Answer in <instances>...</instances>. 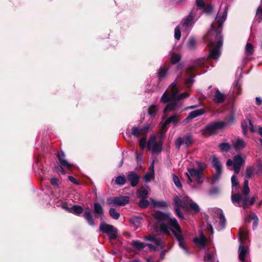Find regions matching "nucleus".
Masks as SVG:
<instances>
[{
  "label": "nucleus",
  "instance_id": "1",
  "mask_svg": "<svg viewBox=\"0 0 262 262\" xmlns=\"http://www.w3.org/2000/svg\"><path fill=\"white\" fill-rule=\"evenodd\" d=\"M228 7L224 9H220L215 17L214 22L211 26V30L206 37L210 42L211 49L209 53V57L217 59L221 55L220 49L223 45V36L221 34L222 26L227 16Z\"/></svg>",
  "mask_w": 262,
  "mask_h": 262
},
{
  "label": "nucleus",
  "instance_id": "2",
  "mask_svg": "<svg viewBox=\"0 0 262 262\" xmlns=\"http://www.w3.org/2000/svg\"><path fill=\"white\" fill-rule=\"evenodd\" d=\"M153 216L157 221V226L159 227L160 231L168 235H170L172 233L178 241L179 246L184 250L186 254H190L185 246L184 236L177 220L171 216L170 214L160 211L154 213Z\"/></svg>",
  "mask_w": 262,
  "mask_h": 262
},
{
  "label": "nucleus",
  "instance_id": "3",
  "mask_svg": "<svg viewBox=\"0 0 262 262\" xmlns=\"http://www.w3.org/2000/svg\"><path fill=\"white\" fill-rule=\"evenodd\" d=\"M181 78V76H178L175 81L169 85L168 89L164 92L161 97V101L162 102L164 103H167L164 110V113L176 110L181 106L179 102L180 100L189 97V94L187 92L180 95L178 94L181 90L178 88L177 83L178 81Z\"/></svg>",
  "mask_w": 262,
  "mask_h": 262
},
{
  "label": "nucleus",
  "instance_id": "4",
  "mask_svg": "<svg viewBox=\"0 0 262 262\" xmlns=\"http://www.w3.org/2000/svg\"><path fill=\"white\" fill-rule=\"evenodd\" d=\"M249 182L247 180H245L244 182V187L242 191V194L236 193L232 194L231 201L233 204L237 207L242 206L246 208L248 205H251L254 203L256 196L251 198L250 200L249 194L250 189L249 188Z\"/></svg>",
  "mask_w": 262,
  "mask_h": 262
},
{
  "label": "nucleus",
  "instance_id": "5",
  "mask_svg": "<svg viewBox=\"0 0 262 262\" xmlns=\"http://www.w3.org/2000/svg\"><path fill=\"white\" fill-rule=\"evenodd\" d=\"M174 209L177 215L180 219H183V215L181 212V209L187 210L188 207L195 212L200 210L198 204L193 202L188 196H176L174 198Z\"/></svg>",
  "mask_w": 262,
  "mask_h": 262
},
{
  "label": "nucleus",
  "instance_id": "6",
  "mask_svg": "<svg viewBox=\"0 0 262 262\" xmlns=\"http://www.w3.org/2000/svg\"><path fill=\"white\" fill-rule=\"evenodd\" d=\"M146 241H151L152 244H144L143 243L138 241H133V245L138 249L144 248L145 246H148L149 248L153 251L158 249H162L165 246V243L160 237L154 235H148L144 237Z\"/></svg>",
  "mask_w": 262,
  "mask_h": 262
},
{
  "label": "nucleus",
  "instance_id": "7",
  "mask_svg": "<svg viewBox=\"0 0 262 262\" xmlns=\"http://www.w3.org/2000/svg\"><path fill=\"white\" fill-rule=\"evenodd\" d=\"M248 239V232L246 229H240L239 231V240L241 244L238 248V258L242 262H248L247 257L249 254V249L245 245Z\"/></svg>",
  "mask_w": 262,
  "mask_h": 262
},
{
  "label": "nucleus",
  "instance_id": "8",
  "mask_svg": "<svg viewBox=\"0 0 262 262\" xmlns=\"http://www.w3.org/2000/svg\"><path fill=\"white\" fill-rule=\"evenodd\" d=\"M186 176L189 185H190L192 182H195L198 185H201L204 182L205 178L204 173L199 171L195 168H188Z\"/></svg>",
  "mask_w": 262,
  "mask_h": 262
},
{
  "label": "nucleus",
  "instance_id": "9",
  "mask_svg": "<svg viewBox=\"0 0 262 262\" xmlns=\"http://www.w3.org/2000/svg\"><path fill=\"white\" fill-rule=\"evenodd\" d=\"M199 17L198 9L193 8L189 14L183 19L182 29H184L186 31L189 30Z\"/></svg>",
  "mask_w": 262,
  "mask_h": 262
},
{
  "label": "nucleus",
  "instance_id": "10",
  "mask_svg": "<svg viewBox=\"0 0 262 262\" xmlns=\"http://www.w3.org/2000/svg\"><path fill=\"white\" fill-rule=\"evenodd\" d=\"M245 159L241 155H237L233 157V159H229L226 163L228 167L232 166L233 169L235 174L239 173L240 169L243 165L245 163Z\"/></svg>",
  "mask_w": 262,
  "mask_h": 262
},
{
  "label": "nucleus",
  "instance_id": "11",
  "mask_svg": "<svg viewBox=\"0 0 262 262\" xmlns=\"http://www.w3.org/2000/svg\"><path fill=\"white\" fill-rule=\"evenodd\" d=\"M227 122L223 121L212 123L205 127L202 130V134L206 136H210L215 133L218 129L224 128Z\"/></svg>",
  "mask_w": 262,
  "mask_h": 262
},
{
  "label": "nucleus",
  "instance_id": "12",
  "mask_svg": "<svg viewBox=\"0 0 262 262\" xmlns=\"http://www.w3.org/2000/svg\"><path fill=\"white\" fill-rule=\"evenodd\" d=\"M57 157L58 159L60 165H58L55 167L56 170L61 173V174H64L66 173L64 168L68 170H70L71 168L74 167L73 164L70 163L66 160H65V155L63 152L61 154H58Z\"/></svg>",
  "mask_w": 262,
  "mask_h": 262
},
{
  "label": "nucleus",
  "instance_id": "13",
  "mask_svg": "<svg viewBox=\"0 0 262 262\" xmlns=\"http://www.w3.org/2000/svg\"><path fill=\"white\" fill-rule=\"evenodd\" d=\"M162 142L156 141V137L155 135H152L149 138L147 143V148L148 150L151 151L152 153L160 152L162 148Z\"/></svg>",
  "mask_w": 262,
  "mask_h": 262
},
{
  "label": "nucleus",
  "instance_id": "14",
  "mask_svg": "<svg viewBox=\"0 0 262 262\" xmlns=\"http://www.w3.org/2000/svg\"><path fill=\"white\" fill-rule=\"evenodd\" d=\"M99 231L106 233L110 239H115L117 238L118 231L116 228L111 225L105 223H101Z\"/></svg>",
  "mask_w": 262,
  "mask_h": 262
},
{
  "label": "nucleus",
  "instance_id": "15",
  "mask_svg": "<svg viewBox=\"0 0 262 262\" xmlns=\"http://www.w3.org/2000/svg\"><path fill=\"white\" fill-rule=\"evenodd\" d=\"M130 198L127 196H120L116 197H111L107 199V204L109 206L115 205L123 206L129 202Z\"/></svg>",
  "mask_w": 262,
  "mask_h": 262
},
{
  "label": "nucleus",
  "instance_id": "16",
  "mask_svg": "<svg viewBox=\"0 0 262 262\" xmlns=\"http://www.w3.org/2000/svg\"><path fill=\"white\" fill-rule=\"evenodd\" d=\"M209 97L215 103L218 104L223 102L226 98V95L216 88L211 89Z\"/></svg>",
  "mask_w": 262,
  "mask_h": 262
},
{
  "label": "nucleus",
  "instance_id": "17",
  "mask_svg": "<svg viewBox=\"0 0 262 262\" xmlns=\"http://www.w3.org/2000/svg\"><path fill=\"white\" fill-rule=\"evenodd\" d=\"M127 179L130 182L132 187H135L139 181V177L134 172H130L127 175Z\"/></svg>",
  "mask_w": 262,
  "mask_h": 262
},
{
  "label": "nucleus",
  "instance_id": "18",
  "mask_svg": "<svg viewBox=\"0 0 262 262\" xmlns=\"http://www.w3.org/2000/svg\"><path fill=\"white\" fill-rule=\"evenodd\" d=\"M193 242L201 247L204 248L206 243V239L202 231L200 232V237H195L193 240Z\"/></svg>",
  "mask_w": 262,
  "mask_h": 262
},
{
  "label": "nucleus",
  "instance_id": "19",
  "mask_svg": "<svg viewBox=\"0 0 262 262\" xmlns=\"http://www.w3.org/2000/svg\"><path fill=\"white\" fill-rule=\"evenodd\" d=\"M205 113V111L203 109H199L191 112L184 122L186 120H191L199 116H201Z\"/></svg>",
  "mask_w": 262,
  "mask_h": 262
},
{
  "label": "nucleus",
  "instance_id": "20",
  "mask_svg": "<svg viewBox=\"0 0 262 262\" xmlns=\"http://www.w3.org/2000/svg\"><path fill=\"white\" fill-rule=\"evenodd\" d=\"M246 146V143L242 139L238 138L233 144L234 149L236 151L244 149Z\"/></svg>",
  "mask_w": 262,
  "mask_h": 262
},
{
  "label": "nucleus",
  "instance_id": "21",
  "mask_svg": "<svg viewBox=\"0 0 262 262\" xmlns=\"http://www.w3.org/2000/svg\"><path fill=\"white\" fill-rule=\"evenodd\" d=\"M179 115H174L165 120V121L162 125V129H164L168 124L170 123H177L179 122Z\"/></svg>",
  "mask_w": 262,
  "mask_h": 262
},
{
  "label": "nucleus",
  "instance_id": "22",
  "mask_svg": "<svg viewBox=\"0 0 262 262\" xmlns=\"http://www.w3.org/2000/svg\"><path fill=\"white\" fill-rule=\"evenodd\" d=\"M242 127L244 135H246V130L247 129H249L251 132H255L256 131L249 119L247 120L242 124Z\"/></svg>",
  "mask_w": 262,
  "mask_h": 262
},
{
  "label": "nucleus",
  "instance_id": "23",
  "mask_svg": "<svg viewBox=\"0 0 262 262\" xmlns=\"http://www.w3.org/2000/svg\"><path fill=\"white\" fill-rule=\"evenodd\" d=\"M149 188L148 187L142 186L138 189L137 195L140 199H145L148 192Z\"/></svg>",
  "mask_w": 262,
  "mask_h": 262
},
{
  "label": "nucleus",
  "instance_id": "24",
  "mask_svg": "<svg viewBox=\"0 0 262 262\" xmlns=\"http://www.w3.org/2000/svg\"><path fill=\"white\" fill-rule=\"evenodd\" d=\"M94 210L95 213V217H100L104 213V210L101 205L98 203L94 204Z\"/></svg>",
  "mask_w": 262,
  "mask_h": 262
},
{
  "label": "nucleus",
  "instance_id": "25",
  "mask_svg": "<svg viewBox=\"0 0 262 262\" xmlns=\"http://www.w3.org/2000/svg\"><path fill=\"white\" fill-rule=\"evenodd\" d=\"M84 217L88 223L89 225L91 226H94L95 225V223L94 222V220L93 218V215L89 210H86L84 211L83 214Z\"/></svg>",
  "mask_w": 262,
  "mask_h": 262
},
{
  "label": "nucleus",
  "instance_id": "26",
  "mask_svg": "<svg viewBox=\"0 0 262 262\" xmlns=\"http://www.w3.org/2000/svg\"><path fill=\"white\" fill-rule=\"evenodd\" d=\"M216 213L219 215L218 217L219 219V224L221 226V227L223 228L225 226L226 219L223 213V211L220 209H217Z\"/></svg>",
  "mask_w": 262,
  "mask_h": 262
},
{
  "label": "nucleus",
  "instance_id": "27",
  "mask_svg": "<svg viewBox=\"0 0 262 262\" xmlns=\"http://www.w3.org/2000/svg\"><path fill=\"white\" fill-rule=\"evenodd\" d=\"M252 221H253V229H255L257 227L258 223V219L257 215L254 213H252V214H251L249 216V217L246 219L245 220V222L246 223H250Z\"/></svg>",
  "mask_w": 262,
  "mask_h": 262
},
{
  "label": "nucleus",
  "instance_id": "28",
  "mask_svg": "<svg viewBox=\"0 0 262 262\" xmlns=\"http://www.w3.org/2000/svg\"><path fill=\"white\" fill-rule=\"evenodd\" d=\"M211 159L212 165L215 170L222 169V165L219 159L215 155H212Z\"/></svg>",
  "mask_w": 262,
  "mask_h": 262
},
{
  "label": "nucleus",
  "instance_id": "29",
  "mask_svg": "<svg viewBox=\"0 0 262 262\" xmlns=\"http://www.w3.org/2000/svg\"><path fill=\"white\" fill-rule=\"evenodd\" d=\"M83 212V209L82 207L78 205H74L70 209V212L76 215H80Z\"/></svg>",
  "mask_w": 262,
  "mask_h": 262
},
{
  "label": "nucleus",
  "instance_id": "30",
  "mask_svg": "<svg viewBox=\"0 0 262 262\" xmlns=\"http://www.w3.org/2000/svg\"><path fill=\"white\" fill-rule=\"evenodd\" d=\"M168 71V69L163 66L161 67L158 72V76L159 79H162V78H164L167 74Z\"/></svg>",
  "mask_w": 262,
  "mask_h": 262
},
{
  "label": "nucleus",
  "instance_id": "31",
  "mask_svg": "<svg viewBox=\"0 0 262 262\" xmlns=\"http://www.w3.org/2000/svg\"><path fill=\"white\" fill-rule=\"evenodd\" d=\"M254 174V168L253 166H248L246 168V172L245 174V178L249 179Z\"/></svg>",
  "mask_w": 262,
  "mask_h": 262
},
{
  "label": "nucleus",
  "instance_id": "32",
  "mask_svg": "<svg viewBox=\"0 0 262 262\" xmlns=\"http://www.w3.org/2000/svg\"><path fill=\"white\" fill-rule=\"evenodd\" d=\"M183 142L186 147L189 146L193 142L192 136L190 134L185 135L183 139Z\"/></svg>",
  "mask_w": 262,
  "mask_h": 262
},
{
  "label": "nucleus",
  "instance_id": "33",
  "mask_svg": "<svg viewBox=\"0 0 262 262\" xmlns=\"http://www.w3.org/2000/svg\"><path fill=\"white\" fill-rule=\"evenodd\" d=\"M131 135L138 137L143 135V134L141 128L137 127H133L132 129Z\"/></svg>",
  "mask_w": 262,
  "mask_h": 262
},
{
  "label": "nucleus",
  "instance_id": "34",
  "mask_svg": "<svg viewBox=\"0 0 262 262\" xmlns=\"http://www.w3.org/2000/svg\"><path fill=\"white\" fill-rule=\"evenodd\" d=\"M205 262H219L215 259L214 255L212 253H207L204 257Z\"/></svg>",
  "mask_w": 262,
  "mask_h": 262
},
{
  "label": "nucleus",
  "instance_id": "35",
  "mask_svg": "<svg viewBox=\"0 0 262 262\" xmlns=\"http://www.w3.org/2000/svg\"><path fill=\"white\" fill-rule=\"evenodd\" d=\"M115 182L116 184L122 186L126 183V179L124 176H120L116 177Z\"/></svg>",
  "mask_w": 262,
  "mask_h": 262
},
{
  "label": "nucleus",
  "instance_id": "36",
  "mask_svg": "<svg viewBox=\"0 0 262 262\" xmlns=\"http://www.w3.org/2000/svg\"><path fill=\"white\" fill-rule=\"evenodd\" d=\"M150 200L153 205L154 207H164L167 206V203L165 202L161 201V202H157L154 200L152 199H150Z\"/></svg>",
  "mask_w": 262,
  "mask_h": 262
},
{
  "label": "nucleus",
  "instance_id": "37",
  "mask_svg": "<svg viewBox=\"0 0 262 262\" xmlns=\"http://www.w3.org/2000/svg\"><path fill=\"white\" fill-rule=\"evenodd\" d=\"M158 111V106L156 105H151L148 110V114L152 117L156 115Z\"/></svg>",
  "mask_w": 262,
  "mask_h": 262
},
{
  "label": "nucleus",
  "instance_id": "38",
  "mask_svg": "<svg viewBox=\"0 0 262 262\" xmlns=\"http://www.w3.org/2000/svg\"><path fill=\"white\" fill-rule=\"evenodd\" d=\"M109 214L110 216L115 220H117L120 217V213L116 211V210L113 208H110L109 210Z\"/></svg>",
  "mask_w": 262,
  "mask_h": 262
},
{
  "label": "nucleus",
  "instance_id": "39",
  "mask_svg": "<svg viewBox=\"0 0 262 262\" xmlns=\"http://www.w3.org/2000/svg\"><path fill=\"white\" fill-rule=\"evenodd\" d=\"M219 148L222 151H228L231 148V145L228 143H222L219 145Z\"/></svg>",
  "mask_w": 262,
  "mask_h": 262
},
{
  "label": "nucleus",
  "instance_id": "40",
  "mask_svg": "<svg viewBox=\"0 0 262 262\" xmlns=\"http://www.w3.org/2000/svg\"><path fill=\"white\" fill-rule=\"evenodd\" d=\"M194 82V76H190L185 81V85L187 88H191Z\"/></svg>",
  "mask_w": 262,
  "mask_h": 262
},
{
  "label": "nucleus",
  "instance_id": "41",
  "mask_svg": "<svg viewBox=\"0 0 262 262\" xmlns=\"http://www.w3.org/2000/svg\"><path fill=\"white\" fill-rule=\"evenodd\" d=\"M195 40L194 38L190 37L187 43V47L189 50H193L195 47Z\"/></svg>",
  "mask_w": 262,
  "mask_h": 262
},
{
  "label": "nucleus",
  "instance_id": "42",
  "mask_svg": "<svg viewBox=\"0 0 262 262\" xmlns=\"http://www.w3.org/2000/svg\"><path fill=\"white\" fill-rule=\"evenodd\" d=\"M181 59V56L179 54L172 53L170 61L172 63L174 64L179 62Z\"/></svg>",
  "mask_w": 262,
  "mask_h": 262
},
{
  "label": "nucleus",
  "instance_id": "43",
  "mask_svg": "<svg viewBox=\"0 0 262 262\" xmlns=\"http://www.w3.org/2000/svg\"><path fill=\"white\" fill-rule=\"evenodd\" d=\"M196 163L197 164V168L196 170H199L200 172H203L204 170L206 167V164L204 162L196 161Z\"/></svg>",
  "mask_w": 262,
  "mask_h": 262
},
{
  "label": "nucleus",
  "instance_id": "44",
  "mask_svg": "<svg viewBox=\"0 0 262 262\" xmlns=\"http://www.w3.org/2000/svg\"><path fill=\"white\" fill-rule=\"evenodd\" d=\"M253 47L251 43H247L245 48V52L247 54L252 55L253 53Z\"/></svg>",
  "mask_w": 262,
  "mask_h": 262
},
{
  "label": "nucleus",
  "instance_id": "45",
  "mask_svg": "<svg viewBox=\"0 0 262 262\" xmlns=\"http://www.w3.org/2000/svg\"><path fill=\"white\" fill-rule=\"evenodd\" d=\"M173 181L175 185L178 188H181L182 187V185L179 177L174 174H173Z\"/></svg>",
  "mask_w": 262,
  "mask_h": 262
},
{
  "label": "nucleus",
  "instance_id": "46",
  "mask_svg": "<svg viewBox=\"0 0 262 262\" xmlns=\"http://www.w3.org/2000/svg\"><path fill=\"white\" fill-rule=\"evenodd\" d=\"M141 200L139 202V205L140 207L143 208H146L149 205V202L147 200L144 199H140Z\"/></svg>",
  "mask_w": 262,
  "mask_h": 262
},
{
  "label": "nucleus",
  "instance_id": "47",
  "mask_svg": "<svg viewBox=\"0 0 262 262\" xmlns=\"http://www.w3.org/2000/svg\"><path fill=\"white\" fill-rule=\"evenodd\" d=\"M204 63V59H199L196 61L194 67H190L189 68L190 70H192L196 67H201Z\"/></svg>",
  "mask_w": 262,
  "mask_h": 262
},
{
  "label": "nucleus",
  "instance_id": "48",
  "mask_svg": "<svg viewBox=\"0 0 262 262\" xmlns=\"http://www.w3.org/2000/svg\"><path fill=\"white\" fill-rule=\"evenodd\" d=\"M181 34L179 26H177L174 29V38L179 40L181 38Z\"/></svg>",
  "mask_w": 262,
  "mask_h": 262
},
{
  "label": "nucleus",
  "instance_id": "49",
  "mask_svg": "<svg viewBox=\"0 0 262 262\" xmlns=\"http://www.w3.org/2000/svg\"><path fill=\"white\" fill-rule=\"evenodd\" d=\"M231 183L232 187L237 186L238 185L237 178L236 175H233L231 177Z\"/></svg>",
  "mask_w": 262,
  "mask_h": 262
},
{
  "label": "nucleus",
  "instance_id": "50",
  "mask_svg": "<svg viewBox=\"0 0 262 262\" xmlns=\"http://www.w3.org/2000/svg\"><path fill=\"white\" fill-rule=\"evenodd\" d=\"M140 221H141L139 217H134L132 220V222L133 224H134L135 225V227L137 228L140 226Z\"/></svg>",
  "mask_w": 262,
  "mask_h": 262
},
{
  "label": "nucleus",
  "instance_id": "51",
  "mask_svg": "<svg viewBox=\"0 0 262 262\" xmlns=\"http://www.w3.org/2000/svg\"><path fill=\"white\" fill-rule=\"evenodd\" d=\"M139 145L141 149H143L145 148L146 144V139L145 138H141L139 140Z\"/></svg>",
  "mask_w": 262,
  "mask_h": 262
},
{
  "label": "nucleus",
  "instance_id": "52",
  "mask_svg": "<svg viewBox=\"0 0 262 262\" xmlns=\"http://www.w3.org/2000/svg\"><path fill=\"white\" fill-rule=\"evenodd\" d=\"M196 4L200 9L204 8L205 3L204 0H196Z\"/></svg>",
  "mask_w": 262,
  "mask_h": 262
},
{
  "label": "nucleus",
  "instance_id": "53",
  "mask_svg": "<svg viewBox=\"0 0 262 262\" xmlns=\"http://www.w3.org/2000/svg\"><path fill=\"white\" fill-rule=\"evenodd\" d=\"M175 144L177 148L178 149H180L181 146L183 144H184L183 139L181 137L177 138V140H176Z\"/></svg>",
  "mask_w": 262,
  "mask_h": 262
},
{
  "label": "nucleus",
  "instance_id": "54",
  "mask_svg": "<svg viewBox=\"0 0 262 262\" xmlns=\"http://www.w3.org/2000/svg\"><path fill=\"white\" fill-rule=\"evenodd\" d=\"M256 17L257 18L261 20L262 19V7L260 6L258 7L256 11Z\"/></svg>",
  "mask_w": 262,
  "mask_h": 262
},
{
  "label": "nucleus",
  "instance_id": "55",
  "mask_svg": "<svg viewBox=\"0 0 262 262\" xmlns=\"http://www.w3.org/2000/svg\"><path fill=\"white\" fill-rule=\"evenodd\" d=\"M216 170V173L215 174V175L214 176V177H213V179H214V181L215 182L216 181H217L220 177V176L222 173V169H217V170Z\"/></svg>",
  "mask_w": 262,
  "mask_h": 262
},
{
  "label": "nucleus",
  "instance_id": "56",
  "mask_svg": "<svg viewBox=\"0 0 262 262\" xmlns=\"http://www.w3.org/2000/svg\"><path fill=\"white\" fill-rule=\"evenodd\" d=\"M239 89L240 84H239L238 82H236V84L234 85V92L236 93L237 95H239L241 94Z\"/></svg>",
  "mask_w": 262,
  "mask_h": 262
},
{
  "label": "nucleus",
  "instance_id": "57",
  "mask_svg": "<svg viewBox=\"0 0 262 262\" xmlns=\"http://www.w3.org/2000/svg\"><path fill=\"white\" fill-rule=\"evenodd\" d=\"M204 12L206 13H209L212 11L213 10V6L211 5L208 6L206 8L204 7Z\"/></svg>",
  "mask_w": 262,
  "mask_h": 262
},
{
  "label": "nucleus",
  "instance_id": "58",
  "mask_svg": "<svg viewBox=\"0 0 262 262\" xmlns=\"http://www.w3.org/2000/svg\"><path fill=\"white\" fill-rule=\"evenodd\" d=\"M149 170L151 175L154 177V162L153 161L152 164L150 165L149 167Z\"/></svg>",
  "mask_w": 262,
  "mask_h": 262
},
{
  "label": "nucleus",
  "instance_id": "59",
  "mask_svg": "<svg viewBox=\"0 0 262 262\" xmlns=\"http://www.w3.org/2000/svg\"><path fill=\"white\" fill-rule=\"evenodd\" d=\"M68 179L73 183H74L75 184H77V185L79 184L78 182L74 177H73L72 176H69L68 177Z\"/></svg>",
  "mask_w": 262,
  "mask_h": 262
},
{
  "label": "nucleus",
  "instance_id": "60",
  "mask_svg": "<svg viewBox=\"0 0 262 262\" xmlns=\"http://www.w3.org/2000/svg\"><path fill=\"white\" fill-rule=\"evenodd\" d=\"M149 128V125H146L143 128H141L143 135L145 134Z\"/></svg>",
  "mask_w": 262,
  "mask_h": 262
},
{
  "label": "nucleus",
  "instance_id": "61",
  "mask_svg": "<svg viewBox=\"0 0 262 262\" xmlns=\"http://www.w3.org/2000/svg\"><path fill=\"white\" fill-rule=\"evenodd\" d=\"M51 183L53 186H57L58 185V180L57 179L54 178L51 179Z\"/></svg>",
  "mask_w": 262,
  "mask_h": 262
},
{
  "label": "nucleus",
  "instance_id": "62",
  "mask_svg": "<svg viewBox=\"0 0 262 262\" xmlns=\"http://www.w3.org/2000/svg\"><path fill=\"white\" fill-rule=\"evenodd\" d=\"M143 180L146 183H148L150 181L149 176L148 174H145L143 177Z\"/></svg>",
  "mask_w": 262,
  "mask_h": 262
},
{
  "label": "nucleus",
  "instance_id": "63",
  "mask_svg": "<svg viewBox=\"0 0 262 262\" xmlns=\"http://www.w3.org/2000/svg\"><path fill=\"white\" fill-rule=\"evenodd\" d=\"M256 103L258 105H260L262 103V99L260 97H256L255 99Z\"/></svg>",
  "mask_w": 262,
  "mask_h": 262
},
{
  "label": "nucleus",
  "instance_id": "64",
  "mask_svg": "<svg viewBox=\"0 0 262 262\" xmlns=\"http://www.w3.org/2000/svg\"><path fill=\"white\" fill-rule=\"evenodd\" d=\"M258 169L257 171V173H258L259 171H262V162L259 161L258 163Z\"/></svg>",
  "mask_w": 262,
  "mask_h": 262
}]
</instances>
